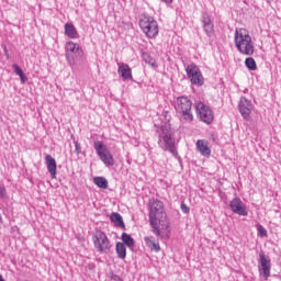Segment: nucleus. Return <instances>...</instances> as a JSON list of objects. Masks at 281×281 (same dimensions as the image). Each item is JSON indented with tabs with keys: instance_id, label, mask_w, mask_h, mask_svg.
I'll list each match as a JSON object with an SVG mask.
<instances>
[{
	"instance_id": "f257e3e1",
	"label": "nucleus",
	"mask_w": 281,
	"mask_h": 281,
	"mask_svg": "<svg viewBox=\"0 0 281 281\" xmlns=\"http://www.w3.org/2000/svg\"><path fill=\"white\" fill-rule=\"evenodd\" d=\"M148 216L154 234L159 238H170V232H172L170 217H168L166 205L162 201L157 199L149 200Z\"/></svg>"
},
{
	"instance_id": "f03ea898",
	"label": "nucleus",
	"mask_w": 281,
	"mask_h": 281,
	"mask_svg": "<svg viewBox=\"0 0 281 281\" xmlns=\"http://www.w3.org/2000/svg\"><path fill=\"white\" fill-rule=\"evenodd\" d=\"M235 46L243 56H254L256 52L254 40H251L247 29L239 27L235 30Z\"/></svg>"
},
{
	"instance_id": "7ed1b4c3",
	"label": "nucleus",
	"mask_w": 281,
	"mask_h": 281,
	"mask_svg": "<svg viewBox=\"0 0 281 281\" xmlns=\"http://www.w3.org/2000/svg\"><path fill=\"white\" fill-rule=\"evenodd\" d=\"M139 27L147 38H157L159 35V24L150 15L144 14L140 16Z\"/></svg>"
},
{
	"instance_id": "20e7f679",
	"label": "nucleus",
	"mask_w": 281,
	"mask_h": 281,
	"mask_svg": "<svg viewBox=\"0 0 281 281\" xmlns=\"http://www.w3.org/2000/svg\"><path fill=\"white\" fill-rule=\"evenodd\" d=\"M92 243L98 254H109L111 251V240L106 236V233L101 229H95L92 233Z\"/></svg>"
},
{
	"instance_id": "39448f33",
	"label": "nucleus",
	"mask_w": 281,
	"mask_h": 281,
	"mask_svg": "<svg viewBox=\"0 0 281 281\" xmlns=\"http://www.w3.org/2000/svg\"><path fill=\"white\" fill-rule=\"evenodd\" d=\"M177 111L181 113L186 122H192L194 115L192 114V101L188 97H180L177 99Z\"/></svg>"
},
{
	"instance_id": "423d86ee",
	"label": "nucleus",
	"mask_w": 281,
	"mask_h": 281,
	"mask_svg": "<svg viewBox=\"0 0 281 281\" xmlns=\"http://www.w3.org/2000/svg\"><path fill=\"white\" fill-rule=\"evenodd\" d=\"M94 149L97 155L105 166H115V158H113V154H111V151L102 140L94 142Z\"/></svg>"
},
{
	"instance_id": "0eeeda50",
	"label": "nucleus",
	"mask_w": 281,
	"mask_h": 281,
	"mask_svg": "<svg viewBox=\"0 0 281 281\" xmlns=\"http://www.w3.org/2000/svg\"><path fill=\"white\" fill-rule=\"evenodd\" d=\"M186 72L187 78H189L192 85H195L196 87H203L205 78H203V74L201 72L199 66L190 64L187 66Z\"/></svg>"
},
{
	"instance_id": "6e6552de",
	"label": "nucleus",
	"mask_w": 281,
	"mask_h": 281,
	"mask_svg": "<svg viewBox=\"0 0 281 281\" xmlns=\"http://www.w3.org/2000/svg\"><path fill=\"white\" fill-rule=\"evenodd\" d=\"M195 111L202 122L205 124H212L214 122V112L205 103L198 101L195 103Z\"/></svg>"
},
{
	"instance_id": "1a4fd4ad",
	"label": "nucleus",
	"mask_w": 281,
	"mask_h": 281,
	"mask_svg": "<svg viewBox=\"0 0 281 281\" xmlns=\"http://www.w3.org/2000/svg\"><path fill=\"white\" fill-rule=\"evenodd\" d=\"M158 144L162 150H169V153H172V155L177 153V148L175 147V139H172L170 133L160 135Z\"/></svg>"
},
{
	"instance_id": "9d476101",
	"label": "nucleus",
	"mask_w": 281,
	"mask_h": 281,
	"mask_svg": "<svg viewBox=\"0 0 281 281\" xmlns=\"http://www.w3.org/2000/svg\"><path fill=\"white\" fill-rule=\"evenodd\" d=\"M229 209L234 214H238V216H248L249 212L247 211V205H245L240 198H234L229 202Z\"/></svg>"
},
{
	"instance_id": "9b49d317",
	"label": "nucleus",
	"mask_w": 281,
	"mask_h": 281,
	"mask_svg": "<svg viewBox=\"0 0 281 281\" xmlns=\"http://www.w3.org/2000/svg\"><path fill=\"white\" fill-rule=\"evenodd\" d=\"M251 111H254V105L251 104V102L244 97L240 98L239 113L241 114L244 120H247V122H249V120L251 119Z\"/></svg>"
},
{
	"instance_id": "f8f14e48",
	"label": "nucleus",
	"mask_w": 281,
	"mask_h": 281,
	"mask_svg": "<svg viewBox=\"0 0 281 281\" xmlns=\"http://www.w3.org/2000/svg\"><path fill=\"white\" fill-rule=\"evenodd\" d=\"M259 262L263 278L268 280L271 277V259L267 258L262 251L259 254Z\"/></svg>"
},
{
	"instance_id": "ddd939ff",
	"label": "nucleus",
	"mask_w": 281,
	"mask_h": 281,
	"mask_svg": "<svg viewBox=\"0 0 281 281\" xmlns=\"http://www.w3.org/2000/svg\"><path fill=\"white\" fill-rule=\"evenodd\" d=\"M66 56H76L78 54L79 56L83 54L82 47H80V44L74 43V42H67L65 45Z\"/></svg>"
},
{
	"instance_id": "4468645a",
	"label": "nucleus",
	"mask_w": 281,
	"mask_h": 281,
	"mask_svg": "<svg viewBox=\"0 0 281 281\" xmlns=\"http://www.w3.org/2000/svg\"><path fill=\"white\" fill-rule=\"evenodd\" d=\"M196 149L203 157H210L212 155V148H210V142L206 139H199L195 144Z\"/></svg>"
},
{
	"instance_id": "2eb2a0df",
	"label": "nucleus",
	"mask_w": 281,
	"mask_h": 281,
	"mask_svg": "<svg viewBox=\"0 0 281 281\" xmlns=\"http://www.w3.org/2000/svg\"><path fill=\"white\" fill-rule=\"evenodd\" d=\"M119 74L123 78V80H133V70L131 69V66H128L125 63H119Z\"/></svg>"
},
{
	"instance_id": "dca6fc26",
	"label": "nucleus",
	"mask_w": 281,
	"mask_h": 281,
	"mask_svg": "<svg viewBox=\"0 0 281 281\" xmlns=\"http://www.w3.org/2000/svg\"><path fill=\"white\" fill-rule=\"evenodd\" d=\"M45 161H46V167H47V170H48L52 179H56V175H57L56 159H54V157H52V155H46Z\"/></svg>"
},
{
	"instance_id": "f3484780",
	"label": "nucleus",
	"mask_w": 281,
	"mask_h": 281,
	"mask_svg": "<svg viewBox=\"0 0 281 281\" xmlns=\"http://www.w3.org/2000/svg\"><path fill=\"white\" fill-rule=\"evenodd\" d=\"M64 30H65V35L68 38H72V40L80 38V34L78 33V30L76 29L74 23L67 22L64 26Z\"/></svg>"
},
{
	"instance_id": "a211bd4d",
	"label": "nucleus",
	"mask_w": 281,
	"mask_h": 281,
	"mask_svg": "<svg viewBox=\"0 0 281 281\" xmlns=\"http://www.w3.org/2000/svg\"><path fill=\"white\" fill-rule=\"evenodd\" d=\"M145 245L150 249V251L159 252L161 251V246H159V243L155 240L154 236H146L144 237Z\"/></svg>"
},
{
	"instance_id": "6ab92c4d",
	"label": "nucleus",
	"mask_w": 281,
	"mask_h": 281,
	"mask_svg": "<svg viewBox=\"0 0 281 281\" xmlns=\"http://www.w3.org/2000/svg\"><path fill=\"white\" fill-rule=\"evenodd\" d=\"M110 221L116 225V227H121V229H126V224H124V220L120 213H112L110 216Z\"/></svg>"
},
{
	"instance_id": "aec40b11",
	"label": "nucleus",
	"mask_w": 281,
	"mask_h": 281,
	"mask_svg": "<svg viewBox=\"0 0 281 281\" xmlns=\"http://www.w3.org/2000/svg\"><path fill=\"white\" fill-rule=\"evenodd\" d=\"M93 183L97 184L98 188H101V190L109 188V181L104 177H95Z\"/></svg>"
},
{
	"instance_id": "412c9836",
	"label": "nucleus",
	"mask_w": 281,
	"mask_h": 281,
	"mask_svg": "<svg viewBox=\"0 0 281 281\" xmlns=\"http://www.w3.org/2000/svg\"><path fill=\"white\" fill-rule=\"evenodd\" d=\"M116 254L119 256V258H121V260H124V258H126V245H124V243H116Z\"/></svg>"
},
{
	"instance_id": "4be33fe9",
	"label": "nucleus",
	"mask_w": 281,
	"mask_h": 281,
	"mask_svg": "<svg viewBox=\"0 0 281 281\" xmlns=\"http://www.w3.org/2000/svg\"><path fill=\"white\" fill-rule=\"evenodd\" d=\"M12 69L14 70L16 76L20 77L21 83L25 85V81L27 80V76H25V74L23 72V69H21V67H19V65L16 64L12 66Z\"/></svg>"
},
{
	"instance_id": "5701e85b",
	"label": "nucleus",
	"mask_w": 281,
	"mask_h": 281,
	"mask_svg": "<svg viewBox=\"0 0 281 281\" xmlns=\"http://www.w3.org/2000/svg\"><path fill=\"white\" fill-rule=\"evenodd\" d=\"M143 60L146 63V65H150V67H154L157 69V60L150 56L148 53H143Z\"/></svg>"
},
{
	"instance_id": "b1692460",
	"label": "nucleus",
	"mask_w": 281,
	"mask_h": 281,
	"mask_svg": "<svg viewBox=\"0 0 281 281\" xmlns=\"http://www.w3.org/2000/svg\"><path fill=\"white\" fill-rule=\"evenodd\" d=\"M245 65L249 71H256V69H258V65L256 64V59H254V57H247L245 59Z\"/></svg>"
},
{
	"instance_id": "393cba45",
	"label": "nucleus",
	"mask_w": 281,
	"mask_h": 281,
	"mask_svg": "<svg viewBox=\"0 0 281 281\" xmlns=\"http://www.w3.org/2000/svg\"><path fill=\"white\" fill-rule=\"evenodd\" d=\"M122 240H123V245H126L127 247L135 246V239H133V237H131V235H128L126 233L122 234Z\"/></svg>"
},
{
	"instance_id": "a878e982",
	"label": "nucleus",
	"mask_w": 281,
	"mask_h": 281,
	"mask_svg": "<svg viewBox=\"0 0 281 281\" xmlns=\"http://www.w3.org/2000/svg\"><path fill=\"white\" fill-rule=\"evenodd\" d=\"M257 231L260 238H267L268 234H267V228H265V226L259 225Z\"/></svg>"
},
{
	"instance_id": "bb28decb",
	"label": "nucleus",
	"mask_w": 281,
	"mask_h": 281,
	"mask_svg": "<svg viewBox=\"0 0 281 281\" xmlns=\"http://www.w3.org/2000/svg\"><path fill=\"white\" fill-rule=\"evenodd\" d=\"M213 27H214V25L212 24V22L210 20L204 21V29L206 32H212Z\"/></svg>"
},
{
	"instance_id": "cd10ccee",
	"label": "nucleus",
	"mask_w": 281,
	"mask_h": 281,
	"mask_svg": "<svg viewBox=\"0 0 281 281\" xmlns=\"http://www.w3.org/2000/svg\"><path fill=\"white\" fill-rule=\"evenodd\" d=\"M180 207H181L183 214H190V207L188 205H186V203H182L180 205Z\"/></svg>"
},
{
	"instance_id": "c85d7f7f",
	"label": "nucleus",
	"mask_w": 281,
	"mask_h": 281,
	"mask_svg": "<svg viewBox=\"0 0 281 281\" xmlns=\"http://www.w3.org/2000/svg\"><path fill=\"white\" fill-rule=\"evenodd\" d=\"M0 196L1 198L5 196V187L0 186Z\"/></svg>"
},
{
	"instance_id": "c756f323",
	"label": "nucleus",
	"mask_w": 281,
	"mask_h": 281,
	"mask_svg": "<svg viewBox=\"0 0 281 281\" xmlns=\"http://www.w3.org/2000/svg\"><path fill=\"white\" fill-rule=\"evenodd\" d=\"M75 148H76L77 155H80V144H78V142L75 143Z\"/></svg>"
},
{
	"instance_id": "7c9ffc66",
	"label": "nucleus",
	"mask_w": 281,
	"mask_h": 281,
	"mask_svg": "<svg viewBox=\"0 0 281 281\" xmlns=\"http://www.w3.org/2000/svg\"><path fill=\"white\" fill-rule=\"evenodd\" d=\"M3 224V216L0 214V225Z\"/></svg>"
},
{
	"instance_id": "2f4dec72",
	"label": "nucleus",
	"mask_w": 281,
	"mask_h": 281,
	"mask_svg": "<svg viewBox=\"0 0 281 281\" xmlns=\"http://www.w3.org/2000/svg\"><path fill=\"white\" fill-rule=\"evenodd\" d=\"M165 3H172V0H162Z\"/></svg>"
},
{
	"instance_id": "473e14b6",
	"label": "nucleus",
	"mask_w": 281,
	"mask_h": 281,
	"mask_svg": "<svg viewBox=\"0 0 281 281\" xmlns=\"http://www.w3.org/2000/svg\"><path fill=\"white\" fill-rule=\"evenodd\" d=\"M0 281H5V279H3V276L0 274Z\"/></svg>"
}]
</instances>
